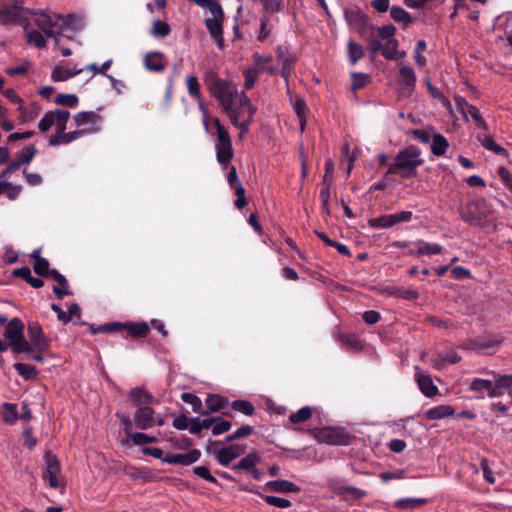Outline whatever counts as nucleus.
<instances>
[{"instance_id": "obj_1", "label": "nucleus", "mask_w": 512, "mask_h": 512, "mask_svg": "<svg viewBox=\"0 0 512 512\" xmlns=\"http://www.w3.org/2000/svg\"><path fill=\"white\" fill-rule=\"evenodd\" d=\"M420 155V149L413 145L400 150L395 155L394 162L389 165L385 172V178L393 174H398L402 179L416 177L417 168L423 163V160L420 159Z\"/></svg>"}, {"instance_id": "obj_2", "label": "nucleus", "mask_w": 512, "mask_h": 512, "mask_svg": "<svg viewBox=\"0 0 512 512\" xmlns=\"http://www.w3.org/2000/svg\"><path fill=\"white\" fill-rule=\"evenodd\" d=\"M204 82L211 95L218 99L222 106H229L230 103L235 102L237 97L236 87L231 82L220 78L216 72H208Z\"/></svg>"}, {"instance_id": "obj_3", "label": "nucleus", "mask_w": 512, "mask_h": 512, "mask_svg": "<svg viewBox=\"0 0 512 512\" xmlns=\"http://www.w3.org/2000/svg\"><path fill=\"white\" fill-rule=\"evenodd\" d=\"M25 325L23 321L15 317L11 319L4 330V336L14 353H31V346L24 336Z\"/></svg>"}, {"instance_id": "obj_4", "label": "nucleus", "mask_w": 512, "mask_h": 512, "mask_svg": "<svg viewBox=\"0 0 512 512\" xmlns=\"http://www.w3.org/2000/svg\"><path fill=\"white\" fill-rule=\"evenodd\" d=\"M217 134V143L215 145L217 161L222 165H228L233 156L232 140L228 129L223 126L218 118L214 119Z\"/></svg>"}, {"instance_id": "obj_5", "label": "nucleus", "mask_w": 512, "mask_h": 512, "mask_svg": "<svg viewBox=\"0 0 512 512\" xmlns=\"http://www.w3.org/2000/svg\"><path fill=\"white\" fill-rule=\"evenodd\" d=\"M36 16L34 18L35 25L44 33V35L48 38H51L54 36V28L58 25V22L61 20L63 23L61 25V28L67 27L71 25V21L75 19L74 14H69L66 17H63L60 14H55L54 17H52L49 14H46L44 12L40 13H34Z\"/></svg>"}, {"instance_id": "obj_6", "label": "nucleus", "mask_w": 512, "mask_h": 512, "mask_svg": "<svg viewBox=\"0 0 512 512\" xmlns=\"http://www.w3.org/2000/svg\"><path fill=\"white\" fill-rule=\"evenodd\" d=\"M315 437L319 442L330 445H348L351 441V436L343 428L324 427L318 429Z\"/></svg>"}, {"instance_id": "obj_7", "label": "nucleus", "mask_w": 512, "mask_h": 512, "mask_svg": "<svg viewBox=\"0 0 512 512\" xmlns=\"http://www.w3.org/2000/svg\"><path fill=\"white\" fill-rule=\"evenodd\" d=\"M262 457L260 453L257 451H253L248 453L246 456L242 457L239 462L233 464L231 469L240 472H247L254 480H261L263 473L257 467L259 463H261Z\"/></svg>"}, {"instance_id": "obj_8", "label": "nucleus", "mask_w": 512, "mask_h": 512, "mask_svg": "<svg viewBox=\"0 0 512 512\" xmlns=\"http://www.w3.org/2000/svg\"><path fill=\"white\" fill-rule=\"evenodd\" d=\"M412 217L413 213L411 211H401L395 214H386L369 219L368 224L372 228L388 229L398 223L409 222L412 220Z\"/></svg>"}, {"instance_id": "obj_9", "label": "nucleus", "mask_w": 512, "mask_h": 512, "mask_svg": "<svg viewBox=\"0 0 512 512\" xmlns=\"http://www.w3.org/2000/svg\"><path fill=\"white\" fill-rule=\"evenodd\" d=\"M28 338L31 352L36 351L45 353L50 348V340L45 336L41 325L38 322H31L28 324Z\"/></svg>"}, {"instance_id": "obj_10", "label": "nucleus", "mask_w": 512, "mask_h": 512, "mask_svg": "<svg viewBox=\"0 0 512 512\" xmlns=\"http://www.w3.org/2000/svg\"><path fill=\"white\" fill-rule=\"evenodd\" d=\"M37 154V149L34 145H28L24 147L16 160H13L9 163V165L1 172L0 178L7 179L12 173L17 171L22 164H29L35 155Z\"/></svg>"}, {"instance_id": "obj_11", "label": "nucleus", "mask_w": 512, "mask_h": 512, "mask_svg": "<svg viewBox=\"0 0 512 512\" xmlns=\"http://www.w3.org/2000/svg\"><path fill=\"white\" fill-rule=\"evenodd\" d=\"M213 17L205 19V26L209 31L211 38L215 41L217 46L220 49L224 47V38H223V19L224 12L221 8L220 13L212 14Z\"/></svg>"}, {"instance_id": "obj_12", "label": "nucleus", "mask_w": 512, "mask_h": 512, "mask_svg": "<svg viewBox=\"0 0 512 512\" xmlns=\"http://www.w3.org/2000/svg\"><path fill=\"white\" fill-rule=\"evenodd\" d=\"M331 488L338 497L346 502L358 501L367 496L365 490L350 485L331 484Z\"/></svg>"}, {"instance_id": "obj_13", "label": "nucleus", "mask_w": 512, "mask_h": 512, "mask_svg": "<svg viewBox=\"0 0 512 512\" xmlns=\"http://www.w3.org/2000/svg\"><path fill=\"white\" fill-rule=\"evenodd\" d=\"M46 469L43 473V478L48 480L51 488L59 487L58 475L61 471V465L56 456L47 454L45 457Z\"/></svg>"}, {"instance_id": "obj_14", "label": "nucleus", "mask_w": 512, "mask_h": 512, "mask_svg": "<svg viewBox=\"0 0 512 512\" xmlns=\"http://www.w3.org/2000/svg\"><path fill=\"white\" fill-rule=\"evenodd\" d=\"M462 220L470 226H477L481 223L483 215L479 212V203L469 201L465 206L459 208Z\"/></svg>"}, {"instance_id": "obj_15", "label": "nucleus", "mask_w": 512, "mask_h": 512, "mask_svg": "<svg viewBox=\"0 0 512 512\" xmlns=\"http://www.w3.org/2000/svg\"><path fill=\"white\" fill-rule=\"evenodd\" d=\"M245 453L242 445L235 444L228 447H222L216 453V460L224 467L230 466L231 462Z\"/></svg>"}, {"instance_id": "obj_16", "label": "nucleus", "mask_w": 512, "mask_h": 512, "mask_svg": "<svg viewBox=\"0 0 512 512\" xmlns=\"http://www.w3.org/2000/svg\"><path fill=\"white\" fill-rule=\"evenodd\" d=\"M135 426L141 430H147L156 425L154 410L150 406L139 407L134 413Z\"/></svg>"}, {"instance_id": "obj_17", "label": "nucleus", "mask_w": 512, "mask_h": 512, "mask_svg": "<svg viewBox=\"0 0 512 512\" xmlns=\"http://www.w3.org/2000/svg\"><path fill=\"white\" fill-rule=\"evenodd\" d=\"M399 82L404 87L406 96H410L416 87V74L412 67L405 65L399 70Z\"/></svg>"}, {"instance_id": "obj_18", "label": "nucleus", "mask_w": 512, "mask_h": 512, "mask_svg": "<svg viewBox=\"0 0 512 512\" xmlns=\"http://www.w3.org/2000/svg\"><path fill=\"white\" fill-rule=\"evenodd\" d=\"M344 17L351 29H355L361 26L362 23H367L370 20L369 16L357 6L346 8L344 10Z\"/></svg>"}, {"instance_id": "obj_19", "label": "nucleus", "mask_w": 512, "mask_h": 512, "mask_svg": "<svg viewBox=\"0 0 512 512\" xmlns=\"http://www.w3.org/2000/svg\"><path fill=\"white\" fill-rule=\"evenodd\" d=\"M144 66L151 72H163L166 68L164 63V54L158 51L147 53L144 58Z\"/></svg>"}, {"instance_id": "obj_20", "label": "nucleus", "mask_w": 512, "mask_h": 512, "mask_svg": "<svg viewBox=\"0 0 512 512\" xmlns=\"http://www.w3.org/2000/svg\"><path fill=\"white\" fill-rule=\"evenodd\" d=\"M415 377L420 391L426 397H433L438 394V388L434 385L430 375L416 371Z\"/></svg>"}, {"instance_id": "obj_21", "label": "nucleus", "mask_w": 512, "mask_h": 512, "mask_svg": "<svg viewBox=\"0 0 512 512\" xmlns=\"http://www.w3.org/2000/svg\"><path fill=\"white\" fill-rule=\"evenodd\" d=\"M50 277L59 285L53 286V292L58 299H62L64 296L72 294V292L68 289V280L58 270L52 269Z\"/></svg>"}, {"instance_id": "obj_22", "label": "nucleus", "mask_w": 512, "mask_h": 512, "mask_svg": "<svg viewBox=\"0 0 512 512\" xmlns=\"http://www.w3.org/2000/svg\"><path fill=\"white\" fill-rule=\"evenodd\" d=\"M123 324L125 326L123 331H126L128 336L134 339L145 338L150 331V327L146 322H126Z\"/></svg>"}, {"instance_id": "obj_23", "label": "nucleus", "mask_w": 512, "mask_h": 512, "mask_svg": "<svg viewBox=\"0 0 512 512\" xmlns=\"http://www.w3.org/2000/svg\"><path fill=\"white\" fill-rule=\"evenodd\" d=\"M229 403L227 397L220 396L218 394H210L205 400L206 410H202V415H208L209 413L217 412L225 408Z\"/></svg>"}, {"instance_id": "obj_24", "label": "nucleus", "mask_w": 512, "mask_h": 512, "mask_svg": "<svg viewBox=\"0 0 512 512\" xmlns=\"http://www.w3.org/2000/svg\"><path fill=\"white\" fill-rule=\"evenodd\" d=\"M265 487L277 493H298L300 487L288 480H272L268 481Z\"/></svg>"}, {"instance_id": "obj_25", "label": "nucleus", "mask_w": 512, "mask_h": 512, "mask_svg": "<svg viewBox=\"0 0 512 512\" xmlns=\"http://www.w3.org/2000/svg\"><path fill=\"white\" fill-rule=\"evenodd\" d=\"M129 397L133 404L138 406V408L143 407L142 405L149 406L154 402L152 394L139 387L132 388L129 392Z\"/></svg>"}, {"instance_id": "obj_26", "label": "nucleus", "mask_w": 512, "mask_h": 512, "mask_svg": "<svg viewBox=\"0 0 512 512\" xmlns=\"http://www.w3.org/2000/svg\"><path fill=\"white\" fill-rule=\"evenodd\" d=\"M365 57V48L363 45L350 39L347 43V58L351 65H356Z\"/></svg>"}, {"instance_id": "obj_27", "label": "nucleus", "mask_w": 512, "mask_h": 512, "mask_svg": "<svg viewBox=\"0 0 512 512\" xmlns=\"http://www.w3.org/2000/svg\"><path fill=\"white\" fill-rule=\"evenodd\" d=\"M75 123L78 127L84 126L86 124L100 125L102 122V117L94 111H82L73 116Z\"/></svg>"}, {"instance_id": "obj_28", "label": "nucleus", "mask_w": 512, "mask_h": 512, "mask_svg": "<svg viewBox=\"0 0 512 512\" xmlns=\"http://www.w3.org/2000/svg\"><path fill=\"white\" fill-rule=\"evenodd\" d=\"M187 91L190 97L198 101L200 109L206 111L202 103L201 86L198 78L194 75H187L186 77Z\"/></svg>"}, {"instance_id": "obj_29", "label": "nucleus", "mask_w": 512, "mask_h": 512, "mask_svg": "<svg viewBox=\"0 0 512 512\" xmlns=\"http://www.w3.org/2000/svg\"><path fill=\"white\" fill-rule=\"evenodd\" d=\"M501 343V340L492 335L478 336V352L493 354L494 348Z\"/></svg>"}, {"instance_id": "obj_30", "label": "nucleus", "mask_w": 512, "mask_h": 512, "mask_svg": "<svg viewBox=\"0 0 512 512\" xmlns=\"http://www.w3.org/2000/svg\"><path fill=\"white\" fill-rule=\"evenodd\" d=\"M477 139L485 149L492 151L497 155L505 157L509 155L508 151L504 147L498 145L490 135L478 134Z\"/></svg>"}, {"instance_id": "obj_31", "label": "nucleus", "mask_w": 512, "mask_h": 512, "mask_svg": "<svg viewBox=\"0 0 512 512\" xmlns=\"http://www.w3.org/2000/svg\"><path fill=\"white\" fill-rule=\"evenodd\" d=\"M240 490L260 495L264 499V501L268 505H271V506H275L278 508H288L291 506L290 500H288L286 498H281V497L271 496V495L264 496V495L260 494L259 492H256L253 489L248 488L247 486L241 487Z\"/></svg>"}, {"instance_id": "obj_32", "label": "nucleus", "mask_w": 512, "mask_h": 512, "mask_svg": "<svg viewBox=\"0 0 512 512\" xmlns=\"http://www.w3.org/2000/svg\"><path fill=\"white\" fill-rule=\"evenodd\" d=\"M449 148L448 140L440 133H434L432 136L431 152L435 156H443Z\"/></svg>"}, {"instance_id": "obj_33", "label": "nucleus", "mask_w": 512, "mask_h": 512, "mask_svg": "<svg viewBox=\"0 0 512 512\" xmlns=\"http://www.w3.org/2000/svg\"><path fill=\"white\" fill-rule=\"evenodd\" d=\"M417 244L419 245L417 251L410 250L409 255H435L440 254L443 250L442 246L436 243H427L420 240Z\"/></svg>"}, {"instance_id": "obj_34", "label": "nucleus", "mask_w": 512, "mask_h": 512, "mask_svg": "<svg viewBox=\"0 0 512 512\" xmlns=\"http://www.w3.org/2000/svg\"><path fill=\"white\" fill-rule=\"evenodd\" d=\"M454 409L449 405H439L425 412V416L429 420H438L448 416H452Z\"/></svg>"}, {"instance_id": "obj_35", "label": "nucleus", "mask_w": 512, "mask_h": 512, "mask_svg": "<svg viewBox=\"0 0 512 512\" xmlns=\"http://www.w3.org/2000/svg\"><path fill=\"white\" fill-rule=\"evenodd\" d=\"M428 503V499L426 498H414V497H407V498H401L395 502V507L399 509H405V510H413L419 507L424 506Z\"/></svg>"}, {"instance_id": "obj_36", "label": "nucleus", "mask_w": 512, "mask_h": 512, "mask_svg": "<svg viewBox=\"0 0 512 512\" xmlns=\"http://www.w3.org/2000/svg\"><path fill=\"white\" fill-rule=\"evenodd\" d=\"M390 16L395 22L402 23L403 28H407L413 22L411 15L400 6H392Z\"/></svg>"}, {"instance_id": "obj_37", "label": "nucleus", "mask_w": 512, "mask_h": 512, "mask_svg": "<svg viewBox=\"0 0 512 512\" xmlns=\"http://www.w3.org/2000/svg\"><path fill=\"white\" fill-rule=\"evenodd\" d=\"M13 368L26 381L34 380L37 378L38 370L33 365L24 363H14Z\"/></svg>"}, {"instance_id": "obj_38", "label": "nucleus", "mask_w": 512, "mask_h": 512, "mask_svg": "<svg viewBox=\"0 0 512 512\" xmlns=\"http://www.w3.org/2000/svg\"><path fill=\"white\" fill-rule=\"evenodd\" d=\"M277 57L279 58L282 65L281 75L287 79L291 73L295 59L292 56L285 55L281 46L277 47Z\"/></svg>"}, {"instance_id": "obj_39", "label": "nucleus", "mask_w": 512, "mask_h": 512, "mask_svg": "<svg viewBox=\"0 0 512 512\" xmlns=\"http://www.w3.org/2000/svg\"><path fill=\"white\" fill-rule=\"evenodd\" d=\"M338 341L347 349L361 350L363 348V341L355 334H341Z\"/></svg>"}, {"instance_id": "obj_40", "label": "nucleus", "mask_w": 512, "mask_h": 512, "mask_svg": "<svg viewBox=\"0 0 512 512\" xmlns=\"http://www.w3.org/2000/svg\"><path fill=\"white\" fill-rule=\"evenodd\" d=\"M2 420L7 424H14L18 419L17 405L13 403H4L1 409Z\"/></svg>"}, {"instance_id": "obj_41", "label": "nucleus", "mask_w": 512, "mask_h": 512, "mask_svg": "<svg viewBox=\"0 0 512 512\" xmlns=\"http://www.w3.org/2000/svg\"><path fill=\"white\" fill-rule=\"evenodd\" d=\"M398 46L399 42L397 39L386 41V43L382 44L381 55L387 60H397Z\"/></svg>"}, {"instance_id": "obj_42", "label": "nucleus", "mask_w": 512, "mask_h": 512, "mask_svg": "<svg viewBox=\"0 0 512 512\" xmlns=\"http://www.w3.org/2000/svg\"><path fill=\"white\" fill-rule=\"evenodd\" d=\"M83 71V69H69V68H62V67H55L52 72V79L54 81H66L78 74H80Z\"/></svg>"}, {"instance_id": "obj_43", "label": "nucleus", "mask_w": 512, "mask_h": 512, "mask_svg": "<svg viewBox=\"0 0 512 512\" xmlns=\"http://www.w3.org/2000/svg\"><path fill=\"white\" fill-rule=\"evenodd\" d=\"M351 90L356 92L362 88H364L371 80V77L368 74L361 72H351Z\"/></svg>"}, {"instance_id": "obj_44", "label": "nucleus", "mask_w": 512, "mask_h": 512, "mask_svg": "<svg viewBox=\"0 0 512 512\" xmlns=\"http://www.w3.org/2000/svg\"><path fill=\"white\" fill-rule=\"evenodd\" d=\"M56 131L63 133L67 129V122L70 118V112L63 109H56L54 111Z\"/></svg>"}, {"instance_id": "obj_45", "label": "nucleus", "mask_w": 512, "mask_h": 512, "mask_svg": "<svg viewBox=\"0 0 512 512\" xmlns=\"http://www.w3.org/2000/svg\"><path fill=\"white\" fill-rule=\"evenodd\" d=\"M99 129H100L99 127H94V128H88V129H86V128L79 129V130H75L72 132L64 131L63 132L64 143L65 144L71 143L86 134L96 133L99 131Z\"/></svg>"}, {"instance_id": "obj_46", "label": "nucleus", "mask_w": 512, "mask_h": 512, "mask_svg": "<svg viewBox=\"0 0 512 512\" xmlns=\"http://www.w3.org/2000/svg\"><path fill=\"white\" fill-rule=\"evenodd\" d=\"M231 407L233 410L241 412L246 416H252L255 412L254 405L250 401H247V400H242V399L234 400L231 403Z\"/></svg>"}, {"instance_id": "obj_47", "label": "nucleus", "mask_w": 512, "mask_h": 512, "mask_svg": "<svg viewBox=\"0 0 512 512\" xmlns=\"http://www.w3.org/2000/svg\"><path fill=\"white\" fill-rule=\"evenodd\" d=\"M181 400L187 404L192 406V410L195 413L202 414V401L201 399L193 393L184 392L181 394Z\"/></svg>"}, {"instance_id": "obj_48", "label": "nucleus", "mask_w": 512, "mask_h": 512, "mask_svg": "<svg viewBox=\"0 0 512 512\" xmlns=\"http://www.w3.org/2000/svg\"><path fill=\"white\" fill-rule=\"evenodd\" d=\"M426 85L431 97L437 99L446 109L451 110L452 105L450 100L445 97L437 87L433 86L430 81H427Z\"/></svg>"}, {"instance_id": "obj_49", "label": "nucleus", "mask_w": 512, "mask_h": 512, "mask_svg": "<svg viewBox=\"0 0 512 512\" xmlns=\"http://www.w3.org/2000/svg\"><path fill=\"white\" fill-rule=\"evenodd\" d=\"M54 103L69 108H74L78 105L79 99L75 94H63L60 93L54 99Z\"/></svg>"}, {"instance_id": "obj_50", "label": "nucleus", "mask_w": 512, "mask_h": 512, "mask_svg": "<svg viewBox=\"0 0 512 512\" xmlns=\"http://www.w3.org/2000/svg\"><path fill=\"white\" fill-rule=\"evenodd\" d=\"M261 74L260 70L256 67H250L246 69L243 73L244 75V87L246 90H250L253 88L254 84L259 78V75Z\"/></svg>"}, {"instance_id": "obj_51", "label": "nucleus", "mask_w": 512, "mask_h": 512, "mask_svg": "<svg viewBox=\"0 0 512 512\" xmlns=\"http://www.w3.org/2000/svg\"><path fill=\"white\" fill-rule=\"evenodd\" d=\"M193 473L197 475L198 477L206 480L209 483L215 484L222 488V484L219 483V481L216 479L215 476H213L206 466H196L193 468Z\"/></svg>"}, {"instance_id": "obj_52", "label": "nucleus", "mask_w": 512, "mask_h": 512, "mask_svg": "<svg viewBox=\"0 0 512 512\" xmlns=\"http://www.w3.org/2000/svg\"><path fill=\"white\" fill-rule=\"evenodd\" d=\"M164 463L178 464V465H183V466L191 465L188 453H186V454L167 453L165 455Z\"/></svg>"}, {"instance_id": "obj_53", "label": "nucleus", "mask_w": 512, "mask_h": 512, "mask_svg": "<svg viewBox=\"0 0 512 512\" xmlns=\"http://www.w3.org/2000/svg\"><path fill=\"white\" fill-rule=\"evenodd\" d=\"M312 416V409L309 406L302 407L296 413H292L289 416V420L294 423H303L310 419Z\"/></svg>"}, {"instance_id": "obj_54", "label": "nucleus", "mask_w": 512, "mask_h": 512, "mask_svg": "<svg viewBox=\"0 0 512 512\" xmlns=\"http://www.w3.org/2000/svg\"><path fill=\"white\" fill-rule=\"evenodd\" d=\"M49 266V261L46 258L37 259V261L33 263V270L40 277H48L51 276L52 272Z\"/></svg>"}, {"instance_id": "obj_55", "label": "nucleus", "mask_w": 512, "mask_h": 512, "mask_svg": "<svg viewBox=\"0 0 512 512\" xmlns=\"http://www.w3.org/2000/svg\"><path fill=\"white\" fill-rule=\"evenodd\" d=\"M27 43L34 44L37 48H45L46 40L44 36L37 30L27 31L26 33Z\"/></svg>"}, {"instance_id": "obj_56", "label": "nucleus", "mask_w": 512, "mask_h": 512, "mask_svg": "<svg viewBox=\"0 0 512 512\" xmlns=\"http://www.w3.org/2000/svg\"><path fill=\"white\" fill-rule=\"evenodd\" d=\"M396 27L392 24L384 25L381 27H376L375 33H377L378 37L382 40H393L396 34Z\"/></svg>"}, {"instance_id": "obj_57", "label": "nucleus", "mask_w": 512, "mask_h": 512, "mask_svg": "<svg viewBox=\"0 0 512 512\" xmlns=\"http://www.w3.org/2000/svg\"><path fill=\"white\" fill-rule=\"evenodd\" d=\"M171 29L169 25L161 20H156L153 23L152 29H151V35L155 37H166L170 34Z\"/></svg>"}, {"instance_id": "obj_58", "label": "nucleus", "mask_w": 512, "mask_h": 512, "mask_svg": "<svg viewBox=\"0 0 512 512\" xmlns=\"http://www.w3.org/2000/svg\"><path fill=\"white\" fill-rule=\"evenodd\" d=\"M130 439L133 442V444L137 446L156 443L158 441L155 436H149L142 432H135L131 434Z\"/></svg>"}, {"instance_id": "obj_59", "label": "nucleus", "mask_w": 512, "mask_h": 512, "mask_svg": "<svg viewBox=\"0 0 512 512\" xmlns=\"http://www.w3.org/2000/svg\"><path fill=\"white\" fill-rule=\"evenodd\" d=\"M21 9L22 7L19 3H14L10 6H3L0 8V17L8 20H14L18 16V12Z\"/></svg>"}, {"instance_id": "obj_60", "label": "nucleus", "mask_w": 512, "mask_h": 512, "mask_svg": "<svg viewBox=\"0 0 512 512\" xmlns=\"http://www.w3.org/2000/svg\"><path fill=\"white\" fill-rule=\"evenodd\" d=\"M354 30L358 32L360 38L365 41L375 35L376 26L370 23L369 20L367 23H362L361 26L356 27Z\"/></svg>"}, {"instance_id": "obj_61", "label": "nucleus", "mask_w": 512, "mask_h": 512, "mask_svg": "<svg viewBox=\"0 0 512 512\" xmlns=\"http://www.w3.org/2000/svg\"><path fill=\"white\" fill-rule=\"evenodd\" d=\"M491 385H492V381L491 380H486V379H482V378H475L470 383V387L469 388H470L471 391H475V392L486 391L487 394H488L489 391H490Z\"/></svg>"}, {"instance_id": "obj_62", "label": "nucleus", "mask_w": 512, "mask_h": 512, "mask_svg": "<svg viewBox=\"0 0 512 512\" xmlns=\"http://www.w3.org/2000/svg\"><path fill=\"white\" fill-rule=\"evenodd\" d=\"M470 115L471 118L475 121L476 125L483 129L484 131H488V125L484 118L482 117L480 111L475 106H468L467 115Z\"/></svg>"}, {"instance_id": "obj_63", "label": "nucleus", "mask_w": 512, "mask_h": 512, "mask_svg": "<svg viewBox=\"0 0 512 512\" xmlns=\"http://www.w3.org/2000/svg\"><path fill=\"white\" fill-rule=\"evenodd\" d=\"M367 42V50L371 60H374L378 53H381L382 43L374 36L365 40Z\"/></svg>"}, {"instance_id": "obj_64", "label": "nucleus", "mask_w": 512, "mask_h": 512, "mask_svg": "<svg viewBox=\"0 0 512 512\" xmlns=\"http://www.w3.org/2000/svg\"><path fill=\"white\" fill-rule=\"evenodd\" d=\"M495 383L498 385V388L508 392L512 387V374L495 375Z\"/></svg>"}]
</instances>
